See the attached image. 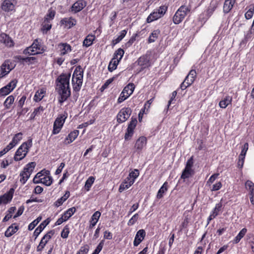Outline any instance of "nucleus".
I'll return each mask as SVG.
<instances>
[{
  "label": "nucleus",
  "mask_w": 254,
  "mask_h": 254,
  "mask_svg": "<svg viewBox=\"0 0 254 254\" xmlns=\"http://www.w3.org/2000/svg\"><path fill=\"white\" fill-rule=\"evenodd\" d=\"M70 74L62 73L57 79L56 81L57 89L59 93L61 95L59 99V102L63 103L70 95V90L69 88V79Z\"/></svg>",
  "instance_id": "nucleus-1"
},
{
  "label": "nucleus",
  "mask_w": 254,
  "mask_h": 254,
  "mask_svg": "<svg viewBox=\"0 0 254 254\" xmlns=\"http://www.w3.org/2000/svg\"><path fill=\"white\" fill-rule=\"evenodd\" d=\"M83 71L80 66L77 67L72 74V84L74 91L78 92L81 87L83 81Z\"/></svg>",
  "instance_id": "nucleus-2"
},
{
  "label": "nucleus",
  "mask_w": 254,
  "mask_h": 254,
  "mask_svg": "<svg viewBox=\"0 0 254 254\" xmlns=\"http://www.w3.org/2000/svg\"><path fill=\"white\" fill-rule=\"evenodd\" d=\"M32 146V139L29 138L27 141L23 142L18 148L14 156L16 161L22 160L27 155L29 149Z\"/></svg>",
  "instance_id": "nucleus-3"
},
{
  "label": "nucleus",
  "mask_w": 254,
  "mask_h": 254,
  "mask_svg": "<svg viewBox=\"0 0 254 254\" xmlns=\"http://www.w3.org/2000/svg\"><path fill=\"white\" fill-rule=\"evenodd\" d=\"M45 47L42 45L41 40L35 39L32 44L23 51L24 54L35 55L42 54L45 51Z\"/></svg>",
  "instance_id": "nucleus-4"
},
{
  "label": "nucleus",
  "mask_w": 254,
  "mask_h": 254,
  "mask_svg": "<svg viewBox=\"0 0 254 254\" xmlns=\"http://www.w3.org/2000/svg\"><path fill=\"white\" fill-rule=\"evenodd\" d=\"M190 7L185 5L181 6L173 17L174 24H178L182 22L185 17L190 12Z\"/></svg>",
  "instance_id": "nucleus-5"
},
{
  "label": "nucleus",
  "mask_w": 254,
  "mask_h": 254,
  "mask_svg": "<svg viewBox=\"0 0 254 254\" xmlns=\"http://www.w3.org/2000/svg\"><path fill=\"white\" fill-rule=\"evenodd\" d=\"M167 7L163 5L161 6L159 9L152 12L147 17V22L150 23L154 20H157L162 17L167 11Z\"/></svg>",
  "instance_id": "nucleus-6"
},
{
  "label": "nucleus",
  "mask_w": 254,
  "mask_h": 254,
  "mask_svg": "<svg viewBox=\"0 0 254 254\" xmlns=\"http://www.w3.org/2000/svg\"><path fill=\"white\" fill-rule=\"evenodd\" d=\"M67 116V114L64 113V115H61L56 119L54 123L53 130L52 131L53 134H56L60 132Z\"/></svg>",
  "instance_id": "nucleus-7"
},
{
  "label": "nucleus",
  "mask_w": 254,
  "mask_h": 254,
  "mask_svg": "<svg viewBox=\"0 0 254 254\" xmlns=\"http://www.w3.org/2000/svg\"><path fill=\"white\" fill-rule=\"evenodd\" d=\"M131 112L132 111L129 108H122L117 116L118 123L121 124L126 122L130 117Z\"/></svg>",
  "instance_id": "nucleus-8"
},
{
  "label": "nucleus",
  "mask_w": 254,
  "mask_h": 254,
  "mask_svg": "<svg viewBox=\"0 0 254 254\" xmlns=\"http://www.w3.org/2000/svg\"><path fill=\"white\" fill-rule=\"evenodd\" d=\"M137 123V121L136 118H131L125 135V140H129L132 137L134 132V129L136 126Z\"/></svg>",
  "instance_id": "nucleus-9"
},
{
  "label": "nucleus",
  "mask_w": 254,
  "mask_h": 254,
  "mask_svg": "<svg viewBox=\"0 0 254 254\" xmlns=\"http://www.w3.org/2000/svg\"><path fill=\"white\" fill-rule=\"evenodd\" d=\"M16 3V0H4L1 3L0 8L5 12L12 11L15 9Z\"/></svg>",
  "instance_id": "nucleus-10"
},
{
  "label": "nucleus",
  "mask_w": 254,
  "mask_h": 254,
  "mask_svg": "<svg viewBox=\"0 0 254 254\" xmlns=\"http://www.w3.org/2000/svg\"><path fill=\"white\" fill-rule=\"evenodd\" d=\"M146 235V233L144 230L140 229L138 230L135 236L133 241V246L134 247L138 246L140 243L144 240Z\"/></svg>",
  "instance_id": "nucleus-11"
},
{
  "label": "nucleus",
  "mask_w": 254,
  "mask_h": 254,
  "mask_svg": "<svg viewBox=\"0 0 254 254\" xmlns=\"http://www.w3.org/2000/svg\"><path fill=\"white\" fill-rule=\"evenodd\" d=\"M11 70V69L9 66V61L8 60L5 61L0 66V78H2L7 75Z\"/></svg>",
  "instance_id": "nucleus-12"
},
{
  "label": "nucleus",
  "mask_w": 254,
  "mask_h": 254,
  "mask_svg": "<svg viewBox=\"0 0 254 254\" xmlns=\"http://www.w3.org/2000/svg\"><path fill=\"white\" fill-rule=\"evenodd\" d=\"M245 187L249 191L251 202L254 205V183L251 181L248 180L245 183Z\"/></svg>",
  "instance_id": "nucleus-13"
},
{
  "label": "nucleus",
  "mask_w": 254,
  "mask_h": 254,
  "mask_svg": "<svg viewBox=\"0 0 254 254\" xmlns=\"http://www.w3.org/2000/svg\"><path fill=\"white\" fill-rule=\"evenodd\" d=\"M0 43L9 47L13 46L14 44L13 41L11 38L3 33L0 34Z\"/></svg>",
  "instance_id": "nucleus-14"
},
{
  "label": "nucleus",
  "mask_w": 254,
  "mask_h": 254,
  "mask_svg": "<svg viewBox=\"0 0 254 254\" xmlns=\"http://www.w3.org/2000/svg\"><path fill=\"white\" fill-rule=\"evenodd\" d=\"M14 189L11 188L9 190L0 196V199L2 203L6 204L10 201L13 197Z\"/></svg>",
  "instance_id": "nucleus-15"
},
{
  "label": "nucleus",
  "mask_w": 254,
  "mask_h": 254,
  "mask_svg": "<svg viewBox=\"0 0 254 254\" xmlns=\"http://www.w3.org/2000/svg\"><path fill=\"white\" fill-rule=\"evenodd\" d=\"M86 5V3L83 0H79L75 2L72 6L71 9L74 13L81 10Z\"/></svg>",
  "instance_id": "nucleus-16"
},
{
  "label": "nucleus",
  "mask_w": 254,
  "mask_h": 254,
  "mask_svg": "<svg viewBox=\"0 0 254 254\" xmlns=\"http://www.w3.org/2000/svg\"><path fill=\"white\" fill-rule=\"evenodd\" d=\"M76 21L72 17L64 18L61 21V23L64 28H70L76 24Z\"/></svg>",
  "instance_id": "nucleus-17"
},
{
  "label": "nucleus",
  "mask_w": 254,
  "mask_h": 254,
  "mask_svg": "<svg viewBox=\"0 0 254 254\" xmlns=\"http://www.w3.org/2000/svg\"><path fill=\"white\" fill-rule=\"evenodd\" d=\"M147 143L146 138L144 136H140L136 141L135 148L136 150L141 151L146 146Z\"/></svg>",
  "instance_id": "nucleus-18"
},
{
  "label": "nucleus",
  "mask_w": 254,
  "mask_h": 254,
  "mask_svg": "<svg viewBox=\"0 0 254 254\" xmlns=\"http://www.w3.org/2000/svg\"><path fill=\"white\" fill-rule=\"evenodd\" d=\"M134 183L133 179H128L127 177L125 179L124 182L121 184L119 191L121 192L125 190L128 189Z\"/></svg>",
  "instance_id": "nucleus-19"
},
{
  "label": "nucleus",
  "mask_w": 254,
  "mask_h": 254,
  "mask_svg": "<svg viewBox=\"0 0 254 254\" xmlns=\"http://www.w3.org/2000/svg\"><path fill=\"white\" fill-rule=\"evenodd\" d=\"M50 222L49 218H47L46 220L42 222L40 225L35 230L34 232V235L36 237L40 234V233L43 230V229L48 225Z\"/></svg>",
  "instance_id": "nucleus-20"
},
{
  "label": "nucleus",
  "mask_w": 254,
  "mask_h": 254,
  "mask_svg": "<svg viewBox=\"0 0 254 254\" xmlns=\"http://www.w3.org/2000/svg\"><path fill=\"white\" fill-rule=\"evenodd\" d=\"M194 174V171L192 169L185 168L182 172L181 178L185 181L186 179H189Z\"/></svg>",
  "instance_id": "nucleus-21"
},
{
  "label": "nucleus",
  "mask_w": 254,
  "mask_h": 254,
  "mask_svg": "<svg viewBox=\"0 0 254 254\" xmlns=\"http://www.w3.org/2000/svg\"><path fill=\"white\" fill-rule=\"evenodd\" d=\"M138 64L141 66V69H144L149 65V59L147 56L140 57L137 60Z\"/></svg>",
  "instance_id": "nucleus-22"
},
{
  "label": "nucleus",
  "mask_w": 254,
  "mask_h": 254,
  "mask_svg": "<svg viewBox=\"0 0 254 254\" xmlns=\"http://www.w3.org/2000/svg\"><path fill=\"white\" fill-rule=\"evenodd\" d=\"M196 76V72L195 70L193 69L191 70L185 78V82H186V83H188V85H191L194 82Z\"/></svg>",
  "instance_id": "nucleus-23"
},
{
  "label": "nucleus",
  "mask_w": 254,
  "mask_h": 254,
  "mask_svg": "<svg viewBox=\"0 0 254 254\" xmlns=\"http://www.w3.org/2000/svg\"><path fill=\"white\" fill-rule=\"evenodd\" d=\"M221 207L222 204L220 203L216 204L212 214L210 215L207 219V224H209L212 219H214L218 215V212L220 211Z\"/></svg>",
  "instance_id": "nucleus-24"
},
{
  "label": "nucleus",
  "mask_w": 254,
  "mask_h": 254,
  "mask_svg": "<svg viewBox=\"0 0 254 254\" xmlns=\"http://www.w3.org/2000/svg\"><path fill=\"white\" fill-rule=\"evenodd\" d=\"M236 0H225L223 6V11L224 13H228L233 8Z\"/></svg>",
  "instance_id": "nucleus-25"
},
{
  "label": "nucleus",
  "mask_w": 254,
  "mask_h": 254,
  "mask_svg": "<svg viewBox=\"0 0 254 254\" xmlns=\"http://www.w3.org/2000/svg\"><path fill=\"white\" fill-rule=\"evenodd\" d=\"M58 47L61 50V55H64L71 51V46L67 43H60Z\"/></svg>",
  "instance_id": "nucleus-26"
},
{
  "label": "nucleus",
  "mask_w": 254,
  "mask_h": 254,
  "mask_svg": "<svg viewBox=\"0 0 254 254\" xmlns=\"http://www.w3.org/2000/svg\"><path fill=\"white\" fill-rule=\"evenodd\" d=\"M79 134L78 130H75L71 132L65 139V143L66 144L71 143L77 137Z\"/></svg>",
  "instance_id": "nucleus-27"
},
{
  "label": "nucleus",
  "mask_w": 254,
  "mask_h": 254,
  "mask_svg": "<svg viewBox=\"0 0 254 254\" xmlns=\"http://www.w3.org/2000/svg\"><path fill=\"white\" fill-rule=\"evenodd\" d=\"M18 229V226L17 225L16 226L15 224H12L7 229L5 232L4 234L5 237H9L11 236L13 234L17 231Z\"/></svg>",
  "instance_id": "nucleus-28"
},
{
  "label": "nucleus",
  "mask_w": 254,
  "mask_h": 254,
  "mask_svg": "<svg viewBox=\"0 0 254 254\" xmlns=\"http://www.w3.org/2000/svg\"><path fill=\"white\" fill-rule=\"evenodd\" d=\"M100 216H101V213L98 211H96L92 215V216L91 217V219L90 221V224L89 226L90 228H92L93 227L95 226V225L97 223Z\"/></svg>",
  "instance_id": "nucleus-29"
},
{
  "label": "nucleus",
  "mask_w": 254,
  "mask_h": 254,
  "mask_svg": "<svg viewBox=\"0 0 254 254\" xmlns=\"http://www.w3.org/2000/svg\"><path fill=\"white\" fill-rule=\"evenodd\" d=\"M232 101V97L226 96L219 102V106L222 108H226L229 104H231Z\"/></svg>",
  "instance_id": "nucleus-30"
},
{
  "label": "nucleus",
  "mask_w": 254,
  "mask_h": 254,
  "mask_svg": "<svg viewBox=\"0 0 254 254\" xmlns=\"http://www.w3.org/2000/svg\"><path fill=\"white\" fill-rule=\"evenodd\" d=\"M46 94V89L45 88H42L38 90L36 93L34 97V100L36 102H39L41 101L43 97L45 96Z\"/></svg>",
  "instance_id": "nucleus-31"
},
{
  "label": "nucleus",
  "mask_w": 254,
  "mask_h": 254,
  "mask_svg": "<svg viewBox=\"0 0 254 254\" xmlns=\"http://www.w3.org/2000/svg\"><path fill=\"white\" fill-rule=\"evenodd\" d=\"M55 233L54 230H51L49 231L41 239L40 241V243L42 244L41 246L45 245L48 243V242L51 239L52 236L54 235Z\"/></svg>",
  "instance_id": "nucleus-32"
},
{
  "label": "nucleus",
  "mask_w": 254,
  "mask_h": 254,
  "mask_svg": "<svg viewBox=\"0 0 254 254\" xmlns=\"http://www.w3.org/2000/svg\"><path fill=\"white\" fill-rule=\"evenodd\" d=\"M134 88L133 83H129L124 88L122 92L126 94V96L129 97L133 93Z\"/></svg>",
  "instance_id": "nucleus-33"
},
{
  "label": "nucleus",
  "mask_w": 254,
  "mask_h": 254,
  "mask_svg": "<svg viewBox=\"0 0 254 254\" xmlns=\"http://www.w3.org/2000/svg\"><path fill=\"white\" fill-rule=\"evenodd\" d=\"M95 39V36L93 35H88L86 36L83 42V46L86 47H88L91 46L93 41Z\"/></svg>",
  "instance_id": "nucleus-34"
},
{
  "label": "nucleus",
  "mask_w": 254,
  "mask_h": 254,
  "mask_svg": "<svg viewBox=\"0 0 254 254\" xmlns=\"http://www.w3.org/2000/svg\"><path fill=\"white\" fill-rule=\"evenodd\" d=\"M168 190V183L165 182L158 191L157 197L160 199L163 197V194L167 191Z\"/></svg>",
  "instance_id": "nucleus-35"
},
{
  "label": "nucleus",
  "mask_w": 254,
  "mask_h": 254,
  "mask_svg": "<svg viewBox=\"0 0 254 254\" xmlns=\"http://www.w3.org/2000/svg\"><path fill=\"white\" fill-rule=\"evenodd\" d=\"M40 183L50 186L53 183V178L50 176H45L40 179Z\"/></svg>",
  "instance_id": "nucleus-36"
},
{
  "label": "nucleus",
  "mask_w": 254,
  "mask_h": 254,
  "mask_svg": "<svg viewBox=\"0 0 254 254\" xmlns=\"http://www.w3.org/2000/svg\"><path fill=\"white\" fill-rule=\"evenodd\" d=\"M247 232V229L246 228H243L238 235L235 238L234 243L235 244L238 243L241 239L245 235Z\"/></svg>",
  "instance_id": "nucleus-37"
},
{
  "label": "nucleus",
  "mask_w": 254,
  "mask_h": 254,
  "mask_svg": "<svg viewBox=\"0 0 254 254\" xmlns=\"http://www.w3.org/2000/svg\"><path fill=\"white\" fill-rule=\"evenodd\" d=\"M76 209L74 207L68 209L63 214L65 217V220H68L75 212Z\"/></svg>",
  "instance_id": "nucleus-38"
},
{
  "label": "nucleus",
  "mask_w": 254,
  "mask_h": 254,
  "mask_svg": "<svg viewBox=\"0 0 254 254\" xmlns=\"http://www.w3.org/2000/svg\"><path fill=\"white\" fill-rule=\"evenodd\" d=\"M160 32L158 29L154 30L149 37L148 43H151L154 42L155 40L157 39Z\"/></svg>",
  "instance_id": "nucleus-39"
},
{
  "label": "nucleus",
  "mask_w": 254,
  "mask_h": 254,
  "mask_svg": "<svg viewBox=\"0 0 254 254\" xmlns=\"http://www.w3.org/2000/svg\"><path fill=\"white\" fill-rule=\"evenodd\" d=\"M217 7V3L216 2H211L207 10V15L210 17L215 11Z\"/></svg>",
  "instance_id": "nucleus-40"
},
{
  "label": "nucleus",
  "mask_w": 254,
  "mask_h": 254,
  "mask_svg": "<svg viewBox=\"0 0 254 254\" xmlns=\"http://www.w3.org/2000/svg\"><path fill=\"white\" fill-rule=\"evenodd\" d=\"M35 166L36 163L35 162H30L26 165L23 170L26 172H28L30 174H31L35 167Z\"/></svg>",
  "instance_id": "nucleus-41"
},
{
  "label": "nucleus",
  "mask_w": 254,
  "mask_h": 254,
  "mask_svg": "<svg viewBox=\"0 0 254 254\" xmlns=\"http://www.w3.org/2000/svg\"><path fill=\"white\" fill-rule=\"evenodd\" d=\"M14 97L12 95L9 96L5 100L3 105L6 109H9L11 105L13 103Z\"/></svg>",
  "instance_id": "nucleus-42"
},
{
  "label": "nucleus",
  "mask_w": 254,
  "mask_h": 254,
  "mask_svg": "<svg viewBox=\"0 0 254 254\" xmlns=\"http://www.w3.org/2000/svg\"><path fill=\"white\" fill-rule=\"evenodd\" d=\"M31 174H30L28 172L27 173L24 170H23L20 174V176H21V178L20 179V182L24 185L27 180L30 177Z\"/></svg>",
  "instance_id": "nucleus-43"
},
{
  "label": "nucleus",
  "mask_w": 254,
  "mask_h": 254,
  "mask_svg": "<svg viewBox=\"0 0 254 254\" xmlns=\"http://www.w3.org/2000/svg\"><path fill=\"white\" fill-rule=\"evenodd\" d=\"M95 181V178L93 176H90L88 178V179L86 180L85 184V189L87 191H89L93 185L94 182Z\"/></svg>",
  "instance_id": "nucleus-44"
},
{
  "label": "nucleus",
  "mask_w": 254,
  "mask_h": 254,
  "mask_svg": "<svg viewBox=\"0 0 254 254\" xmlns=\"http://www.w3.org/2000/svg\"><path fill=\"white\" fill-rule=\"evenodd\" d=\"M52 27V24L49 20H44L42 24V30L43 33H46L48 31L51 29Z\"/></svg>",
  "instance_id": "nucleus-45"
},
{
  "label": "nucleus",
  "mask_w": 254,
  "mask_h": 254,
  "mask_svg": "<svg viewBox=\"0 0 254 254\" xmlns=\"http://www.w3.org/2000/svg\"><path fill=\"white\" fill-rule=\"evenodd\" d=\"M120 61L116 59H115L114 58L112 59L111 61L110 62L109 65L108 66V69L110 71H112L114 69L117 68V65L118 64Z\"/></svg>",
  "instance_id": "nucleus-46"
},
{
  "label": "nucleus",
  "mask_w": 254,
  "mask_h": 254,
  "mask_svg": "<svg viewBox=\"0 0 254 254\" xmlns=\"http://www.w3.org/2000/svg\"><path fill=\"white\" fill-rule=\"evenodd\" d=\"M124 54V51L121 48L118 49L114 53V58L120 61Z\"/></svg>",
  "instance_id": "nucleus-47"
},
{
  "label": "nucleus",
  "mask_w": 254,
  "mask_h": 254,
  "mask_svg": "<svg viewBox=\"0 0 254 254\" xmlns=\"http://www.w3.org/2000/svg\"><path fill=\"white\" fill-rule=\"evenodd\" d=\"M23 134L21 132L16 133L13 136L11 142L15 145L22 139Z\"/></svg>",
  "instance_id": "nucleus-48"
},
{
  "label": "nucleus",
  "mask_w": 254,
  "mask_h": 254,
  "mask_svg": "<svg viewBox=\"0 0 254 254\" xmlns=\"http://www.w3.org/2000/svg\"><path fill=\"white\" fill-rule=\"evenodd\" d=\"M139 172L137 169H134L133 171L129 173L127 178L130 179H133L134 182L135 180L138 177Z\"/></svg>",
  "instance_id": "nucleus-49"
},
{
  "label": "nucleus",
  "mask_w": 254,
  "mask_h": 254,
  "mask_svg": "<svg viewBox=\"0 0 254 254\" xmlns=\"http://www.w3.org/2000/svg\"><path fill=\"white\" fill-rule=\"evenodd\" d=\"M104 245V240H103L101 241V242L99 243L97 248L92 254H99V253L101 251L102 249H103Z\"/></svg>",
  "instance_id": "nucleus-50"
},
{
  "label": "nucleus",
  "mask_w": 254,
  "mask_h": 254,
  "mask_svg": "<svg viewBox=\"0 0 254 254\" xmlns=\"http://www.w3.org/2000/svg\"><path fill=\"white\" fill-rule=\"evenodd\" d=\"M17 81L15 79L11 80L7 85L5 86L11 92L16 87Z\"/></svg>",
  "instance_id": "nucleus-51"
},
{
  "label": "nucleus",
  "mask_w": 254,
  "mask_h": 254,
  "mask_svg": "<svg viewBox=\"0 0 254 254\" xmlns=\"http://www.w3.org/2000/svg\"><path fill=\"white\" fill-rule=\"evenodd\" d=\"M11 92L10 90L8 89L6 87L4 86L0 89V97H3Z\"/></svg>",
  "instance_id": "nucleus-52"
},
{
  "label": "nucleus",
  "mask_w": 254,
  "mask_h": 254,
  "mask_svg": "<svg viewBox=\"0 0 254 254\" xmlns=\"http://www.w3.org/2000/svg\"><path fill=\"white\" fill-rule=\"evenodd\" d=\"M139 215L138 213L135 214L128 221L127 224L129 226L133 225L138 220Z\"/></svg>",
  "instance_id": "nucleus-53"
},
{
  "label": "nucleus",
  "mask_w": 254,
  "mask_h": 254,
  "mask_svg": "<svg viewBox=\"0 0 254 254\" xmlns=\"http://www.w3.org/2000/svg\"><path fill=\"white\" fill-rule=\"evenodd\" d=\"M248 148H249L248 143H245L242 147L241 152L240 154L239 155V156H241V157H245L247 152L248 150Z\"/></svg>",
  "instance_id": "nucleus-54"
},
{
  "label": "nucleus",
  "mask_w": 254,
  "mask_h": 254,
  "mask_svg": "<svg viewBox=\"0 0 254 254\" xmlns=\"http://www.w3.org/2000/svg\"><path fill=\"white\" fill-rule=\"evenodd\" d=\"M89 247L88 245H86L80 248L79 251L77 253L78 254H86L88 252Z\"/></svg>",
  "instance_id": "nucleus-55"
},
{
  "label": "nucleus",
  "mask_w": 254,
  "mask_h": 254,
  "mask_svg": "<svg viewBox=\"0 0 254 254\" xmlns=\"http://www.w3.org/2000/svg\"><path fill=\"white\" fill-rule=\"evenodd\" d=\"M69 233V228L67 226H65L63 229L61 233V237L63 238H67Z\"/></svg>",
  "instance_id": "nucleus-56"
},
{
  "label": "nucleus",
  "mask_w": 254,
  "mask_h": 254,
  "mask_svg": "<svg viewBox=\"0 0 254 254\" xmlns=\"http://www.w3.org/2000/svg\"><path fill=\"white\" fill-rule=\"evenodd\" d=\"M138 36V34L137 33H135L134 34L131 38L130 39L128 40V42H127L126 44H125V46L127 48V47H130L133 43V42L135 41L136 40V37Z\"/></svg>",
  "instance_id": "nucleus-57"
},
{
  "label": "nucleus",
  "mask_w": 254,
  "mask_h": 254,
  "mask_svg": "<svg viewBox=\"0 0 254 254\" xmlns=\"http://www.w3.org/2000/svg\"><path fill=\"white\" fill-rule=\"evenodd\" d=\"M37 59L34 57H30L25 58V62L27 63L28 64H32L36 62Z\"/></svg>",
  "instance_id": "nucleus-58"
},
{
  "label": "nucleus",
  "mask_w": 254,
  "mask_h": 254,
  "mask_svg": "<svg viewBox=\"0 0 254 254\" xmlns=\"http://www.w3.org/2000/svg\"><path fill=\"white\" fill-rule=\"evenodd\" d=\"M43 176V174H41V172L38 173L34 177L33 182L34 184H39L40 183V179Z\"/></svg>",
  "instance_id": "nucleus-59"
},
{
  "label": "nucleus",
  "mask_w": 254,
  "mask_h": 254,
  "mask_svg": "<svg viewBox=\"0 0 254 254\" xmlns=\"http://www.w3.org/2000/svg\"><path fill=\"white\" fill-rule=\"evenodd\" d=\"M193 156H191L190 159H189L186 163L185 168L192 169V167L193 166Z\"/></svg>",
  "instance_id": "nucleus-60"
},
{
  "label": "nucleus",
  "mask_w": 254,
  "mask_h": 254,
  "mask_svg": "<svg viewBox=\"0 0 254 254\" xmlns=\"http://www.w3.org/2000/svg\"><path fill=\"white\" fill-rule=\"evenodd\" d=\"M44 108H43V107L40 106L38 108H35L34 109V111H33V113L36 116H38V115H40V114H41L43 113V112L44 111Z\"/></svg>",
  "instance_id": "nucleus-61"
},
{
  "label": "nucleus",
  "mask_w": 254,
  "mask_h": 254,
  "mask_svg": "<svg viewBox=\"0 0 254 254\" xmlns=\"http://www.w3.org/2000/svg\"><path fill=\"white\" fill-rule=\"evenodd\" d=\"M55 15V11H49V13L46 15L45 20H49L50 21V19H53L54 18Z\"/></svg>",
  "instance_id": "nucleus-62"
},
{
  "label": "nucleus",
  "mask_w": 254,
  "mask_h": 254,
  "mask_svg": "<svg viewBox=\"0 0 254 254\" xmlns=\"http://www.w3.org/2000/svg\"><path fill=\"white\" fill-rule=\"evenodd\" d=\"M245 157H241V156H239V160L238 161V167L241 169L243 168Z\"/></svg>",
  "instance_id": "nucleus-63"
},
{
  "label": "nucleus",
  "mask_w": 254,
  "mask_h": 254,
  "mask_svg": "<svg viewBox=\"0 0 254 254\" xmlns=\"http://www.w3.org/2000/svg\"><path fill=\"white\" fill-rule=\"evenodd\" d=\"M222 187V184L220 182H217L215 184L213 185L211 189L212 191H216L220 189Z\"/></svg>",
  "instance_id": "nucleus-64"
}]
</instances>
